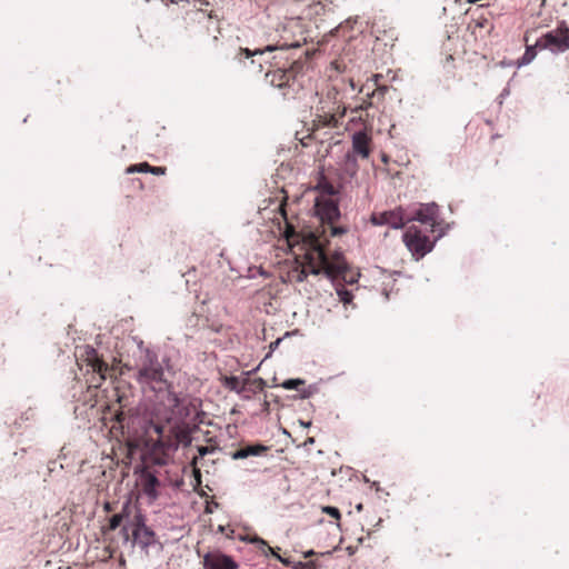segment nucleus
Instances as JSON below:
<instances>
[{"label":"nucleus","instance_id":"nucleus-17","mask_svg":"<svg viewBox=\"0 0 569 569\" xmlns=\"http://www.w3.org/2000/svg\"><path fill=\"white\" fill-rule=\"evenodd\" d=\"M370 143H371V137L368 133H366L363 131L356 132L352 136L353 153L360 156L363 159L368 158L371 152Z\"/></svg>","mask_w":569,"mask_h":569},{"label":"nucleus","instance_id":"nucleus-29","mask_svg":"<svg viewBox=\"0 0 569 569\" xmlns=\"http://www.w3.org/2000/svg\"><path fill=\"white\" fill-rule=\"evenodd\" d=\"M256 389L263 390L266 382L262 378H257L251 382Z\"/></svg>","mask_w":569,"mask_h":569},{"label":"nucleus","instance_id":"nucleus-18","mask_svg":"<svg viewBox=\"0 0 569 569\" xmlns=\"http://www.w3.org/2000/svg\"><path fill=\"white\" fill-rule=\"evenodd\" d=\"M268 450V447L257 443L242 447L232 453V459H246L250 456H260Z\"/></svg>","mask_w":569,"mask_h":569},{"label":"nucleus","instance_id":"nucleus-24","mask_svg":"<svg viewBox=\"0 0 569 569\" xmlns=\"http://www.w3.org/2000/svg\"><path fill=\"white\" fill-rule=\"evenodd\" d=\"M305 385V380L302 379H288L284 380L281 385L282 388L287 390H297L300 386Z\"/></svg>","mask_w":569,"mask_h":569},{"label":"nucleus","instance_id":"nucleus-30","mask_svg":"<svg viewBox=\"0 0 569 569\" xmlns=\"http://www.w3.org/2000/svg\"><path fill=\"white\" fill-rule=\"evenodd\" d=\"M103 510H104L106 512H111V511H113V510H114L113 503H112V502H109V501L104 502V503H103Z\"/></svg>","mask_w":569,"mask_h":569},{"label":"nucleus","instance_id":"nucleus-28","mask_svg":"<svg viewBox=\"0 0 569 569\" xmlns=\"http://www.w3.org/2000/svg\"><path fill=\"white\" fill-rule=\"evenodd\" d=\"M141 529H144L146 533H149V532H148V530H147V528H144V526H143V525H141V523L137 522V523L134 525V527L132 528V536H133V540H137L138 535H139V532H140V530H141Z\"/></svg>","mask_w":569,"mask_h":569},{"label":"nucleus","instance_id":"nucleus-13","mask_svg":"<svg viewBox=\"0 0 569 569\" xmlns=\"http://www.w3.org/2000/svg\"><path fill=\"white\" fill-rule=\"evenodd\" d=\"M204 569H238V563L230 557L220 551H211L203 556Z\"/></svg>","mask_w":569,"mask_h":569},{"label":"nucleus","instance_id":"nucleus-20","mask_svg":"<svg viewBox=\"0 0 569 569\" xmlns=\"http://www.w3.org/2000/svg\"><path fill=\"white\" fill-rule=\"evenodd\" d=\"M529 34L530 31H527L525 34V42H526V51L521 59L519 60V64H528L530 63L537 56V49L539 47L537 46V41L533 44H529Z\"/></svg>","mask_w":569,"mask_h":569},{"label":"nucleus","instance_id":"nucleus-33","mask_svg":"<svg viewBox=\"0 0 569 569\" xmlns=\"http://www.w3.org/2000/svg\"><path fill=\"white\" fill-rule=\"evenodd\" d=\"M257 71H258V72H261V71H262V62H261V61H258Z\"/></svg>","mask_w":569,"mask_h":569},{"label":"nucleus","instance_id":"nucleus-6","mask_svg":"<svg viewBox=\"0 0 569 569\" xmlns=\"http://www.w3.org/2000/svg\"><path fill=\"white\" fill-rule=\"evenodd\" d=\"M402 238L406 247L416 259L425 257L433 248V241L417 226L408 227Z\"/></svg>","mask_w":569,"mask_h":569},{"label":"nucleus","instance_id":"nucleus-14","mask_svg":"<svg viewBox=\"0 0 569 569\" xmlns=\"http://www.w3.org/2000/svg\"><path fill=\"white\" fill-rule=\"evenodd\" d=\"M88 367L91 368L92 372L98 373L99 377L96 381V378L91 380V385L94 387H99L100 382L106 380L107 373L110 371V368L107 362H104L97 353L94 349H90L87 352L86 358Z\"/></svg>","mask_w":569,"mask_h":569},{"label":"nucleus","instance_id":"nucleus-16","mask_svg":"<svg viewBox=\"0 0 569 569\" xmlns=\"http://www.w3.org/2000/svg\"><path fill=\"white\" fill-rule=\"evenodd\" d=\"M438 218V206L435 203L422 204L415 214V220L433 228ZM432 231V229H430Z\"/></svg>","mask_w":569,"mask_h":569},{"label":"nucleus","instance_id":"nucleus-19","mask_svg":"<svg viewBox=\"0 0 569 569\" xmlns=\"http://www.w3.org/2000/svg\"><path fill=\"white\" fill-rule=\"evenodd\" d=\"M127 173H134V172H149L156 176H163L166 174L167 168L166 167H152L148 162H141L137 164H131L127 168Z\"/></svg>","mask_w":569,"mask_h":569},{"label":"nucleus","instance_id":"nucleus-21","mask_svg":"<svg viewBox=\"0 0 569 569\" xmlns=\"http://www.w3.org/2000/svg\"><path fill=\"white\" fill-rule=\"evenodd\" d=\"M129 509L130 502L128 501L123 505L121 512L113 515L109 519L108 530H116L118 527H120L123 522V519L129 516Z\"/></svg>","mask_w":569,"mask_h":569},{"label":"nucleus","instance_id":"nucleus-31","mask_svg":"<svg viewBox=\"0 0 569 569\" xmlns=\"http://www.w3.org/2000/svg\"><path fill=\"white\" fill-rule=\"evenodd\" d=\"M122 532H123L126 540H129V529L127 526L122 527Z\"/></svg>","mask_w":569,"mask_h":569},{"label":"nucleus","instance_id":"nucleus-2","mask_svg":"<svg viewBox=\"0 0 569 569\" xmlns=\"http://www.w3.org/2000/svg\"><path fill=\"white\" fill-rule=\"evenodd\" d=\"M137 380L153 391H167L166 405L171 410L172 418L183 421L190 415L189 405L171 390V383L166 379L163 367L154 353L147 351L144 360L139 366Z\"/></svg>","mask_w":569,"mask_h":569},{"label":"nucleus","instance_id":"nucleus-15","mask_svg":"<svg viewBox=\"0 0 569 569\" xmlns=\"http://www.w3.org/2000/svg\"><path fill=\"white\" fill-rule=\"evenodd\" d=\"M141 492L146 495L150 502H153L159 497V479L150 471H142L138 482Z\"/></svg>","mask_w":569,"mask_h":569},{"label":"nucleus","instance_id":"nucleus-11","mask_svg":"<svg viewBox=\"0 0 569 569\" xmlns=\"http://www.w3.org/2000/svg\"><path fill=\"white\" fill-rule=\"evenodd\" d=\"M249 541L251 543H256L263 553L267 555L268 552H271L279 561L286 566L292 567L293 569H318L316 561L312 559L308 561H292L289 558H282L273 550V548H271L262 538L258 536L250 538Z\"/></svg>","mask_w":569,"mask_h":569},{"label":"nucleus","instance_id":"nucleus-32","mask_svg":"<svg viewBox=\"0 0 569 569\" xmlns=\"http://www.w3.org/2000/svg\"><path fill=\"white\" fill-rule=\"evenodd\" d=\"M315 555L316 553L312 550H310V551L305 553V558L313 557Z\"/></svg>","mask_w":569,"mask_h":569},{"label":"nucleus","instance_id":"nucleus-34","mask_svg":"<svg viewBox=\"0 0 569 569\" xmlns=\"http://www.w3.org/2000/svg\"><path fill=\"white\" fill-rule=\"evenodd\" d=\"M280 209H281L282 216L286 218L284 203H281Z\"/></svg>","mask_w":569,"mask_h":569},{"label":"nucleus","instance_id":"nucleus-1","mask_svg":"<svg viewBox=\"0 0 569 569\" xmlns=\"http://www.w3.org/2000/svg\"><path fill=\"white\" fill-rule=\"evenodd\" d=\"M315 189L318 191L315 210L322 222L323 231L326 226L332 236L345 232L342 228L336 227L335 222L340 217L339 194L342 190V183L337 171L320 172ZM284 236L291 248L300 246L301 254L293 260L286 261L280 268V277L284 282H302L308 274H313L311 258L313 250L323 251V234H318L311 230L296 231L295 227L287 222Z\"/></svg>","mask_w":569,"mask_h":569},{"label":"nucleus","instance_id":"nucleus-5","mask_svg":"<svg viewBox=\"0 0 569 569\" xmlns=\"http://www.w3.org/2000/svg\"><path fill=\"white\" fill-rule=\"evenodd\" d=\"M347 111L346 107L337 106L336 108L325 110L322 107L318 109L315 119L312 120V126L309 129L308 138L318 139L319 132L321 129L328 128L333 129L337 128L340 123V120L345 117Z\"/></svg>","mask_w":569,"mask_h":569},{"label":"nucleus","instance_id":"nucleus-12","mask_svg":"<svg viewBox=\"0 0 569 569\" xmlns=\"http://www.w3.org/2000/svg\"><path fill=\"white\" fill-rule=\"evenodd\" d=\"M382 79V74H373L371 81L373 82L375 89L369 93H367V98L362 101L361 104L352 109L353 112L358 110H367L376 106L378 102L385 99V96L389 88L387 86L380 84V80Z\"/></svg>","mask_w":569,"mask_h":569},{"label":"nucleus","instance_id":"nucleus-10","mask_svg":"<svg viewBox=\"0 0 569 569\" xmlns=\"http://www.w3.org/2000/svg\"><path fill=\"white\" fill-rule=\"evenodd\" d=\"M370 221L375 226H389L399 229L405 226L406 216L402 208H397L389 211L373 212Z\"/></svg>","mask_w":569,"mask_h":569},{"label":"nucleus","instance_id":"nucleus-25","mask_svg":"<svg viewBox=\"0 0 569 569\" xmlns=\"http://www.w3.org/2000/svg\"><path fill=\"white\" fill-rule=\"evenodd\" d=\"M239 379L237 377H227L226 378V386L231 389V390H234L237 392H240L242 391L243 388H239Z\"/></svg>","mask_w":569,"mask_h":569},{"label":"nucleus","instance_id":"nucleus-22","mask_svg":"<svg viewBox=\"0 0 569 569\" xmlns=\"http://www.w3.org/2000/svg\"><path fill=\"white\" fill-rule=\"evenodd\" d=\"M337 295L339 297V300L343 305H348L352 301L353 295L351 291L347 290L343 284H338L336 288Z\"/></svg>","mask_w":569,"mask_h":569},{"label":"nucleus","instance_id":"nucleus-7","mask_svg":"<svg viewBox=\"0 0 569 569\" xmlns=\"http://www.w3.org/2000/svg\"><path fill=\"white\" fill-rule=\"evenodd\" d=\"M539 49L551 52H565L569 49V28L565 21L558 23L556 29L548 31L537 39Z\"/></svg>","mask_w":569,"mask_h":569},{"label":"nucleus","instance_id":"nucleus-23","mask_svg":"<svg viewBox=\"0 0 569 569\" xmlns=\"http://www.w3.org/2000/svg\"><path fill=\"white\" fill-rule=\"evenodd\" d=\"M345 171L347 173H349L351 177L356 174V172L358 171V163H357V160L355 158V156L348 153L346 156V161H345Z\"/></svg>","mask_w":569,"mask_h":569},{"label":"nucleus","instance_id":"nucleus-26","mask_svg":"<svg viewBox=\"0 0 569 569\" xmlns=\"http://www.w3.org/2000/svg\"><path fill=\"white\" fill-rule=\"evenodd\" d=\"M322 511L329 515L330 517L335 518L336 520H340L341 518V513L339 509L336 507L327 506L322 508Z\"/></svg>","mask_w":569,"mask_h":569},{"label":"nucleus","instance_id":"nucleus-4","mask_svg":"<svg viewBox=\"0 0 569 569\" xmlns=\"http://www.w3.org/2000/svg\"><path fill=\"white\" fill-rule=\"evenodd\" d=\"M117 399L113 403L108 405L102 412V421L106 426L110 422V432L113 437H124L126 430L129 429L132 418L136 416V409L130 405L129 398L119 395L116 390Z\"/></svg>","mask_w":569,"mask_h":569},{"label":"nucleus","instance_id":"nucleus-8","mask_svg":"<svg viewBox=\"0 0 569 569\" xmlns=\"http://www.w3.org/2000/svg\"><path fill=\"white\" fill-rule=\"evenodd\" d=\"M290 47L281 46V47H272L268 46L264 49H257L254 51L248 49V48H240L239 52L237 54V59L239 62H242L246 64L247 60H250V64H254L256 60L253 59L254 56H263L266 52H273L277 51L278 53L272 57L270 61L264 60V62H271L278 61L281 63L288 62V68L292 67L293 61H290V59L287 56V51Z\"/></svg>","mask_w":569,"mask_h":569},{"label":"nucleus","instance_id":"nucleus-35","mask_svg":"<svg viewBox=\"0 0 569 569\" xmlns=\"http://www.w3.org/2000/svg\"><path fill=\"white\" fill-rule=\"evenodd\" d=\"M279 343H280V340L278 339L277 341L272 342L270 347L272 348L273 346H278Z\"/></svg>","mask_w":569,"mask_h":569},{"label":"nucleus","instance_id":"nucleus-3","mask_svg":"<svg viewBox=\"0 0 569 569\" xmlns=\"http://www.w3.org/2000/svg\"><path fill=\"white\" fill-rule=\"evenodd\" d=\"M327 239L323 238V251H319L318 249L313 250V260L311 262V267L316 269H311L313 274L323 273L328 278L332 280H342L343 283L353 284L358 282L360 273L357 270H353L347 263L343 254L341 252L329 253L327 251Z\"/></svg>","mask_w":569,"mask_h":569},{"label":"nucleus","instance_id":"nucleus-9","mask_svg":"<svg viewBox=\"0 0 569 569\" xmlns=\"http://www.w3.org/2000/svg\"><path fill=\"white\" fill-rule=\"evenodd\" d=\"M271 68L266 72V81L273 87L283 89L291 86L295 81L296 72L292 67L288 68V62H271Z\"/></svg>","mask_w":569,"mask_h":569},{"label":"nucleus","instance_id":"nucleus-27","mask_svg":"<svg viewBox=\"0 0 569 569\" xmlns=\"http://www.w3.org/2000/svg\"><path fill=\"white\" fill-rule=\"evenodd\" d=\"M213 451V448H210V447H206V446H201L198 448V453L199 456L198 457H194L193 458V461L192 463L196 465L197 461H198V458H203L207 453Z\"/></svg>","mask_w":569,"mask_h":569}]
</instances>
